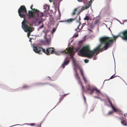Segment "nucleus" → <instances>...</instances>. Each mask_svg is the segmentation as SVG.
Here are the masks:
<instances>
[{
  "label": "nucleus",
  "mask_w": 127,
  "mask_h": 127,
  "mask_svg": "<svg viewBox=\"0 0 127 127\" xmlns=\"http://www.w3.org/2000/svg\"><path fill=\"white\" fill-rule=\"evenodd\" d=\"M64 97V96H63V97H61L60 99V101H59V103H60V102H61V101L62 100H63V97Z\"/></svg>",
  "instance_id": "nucleus-27"
},
{
  "label": "nucleus",
  "mask_w": 127,
  "mask_h": 127,
  "mask_svg": "<svg viewBox=\"0 0 127 127\" xmlns=\"http://www.w3.org/2000/svg\"><path fill=\"white\" fill-rule=\"evenodd\" d=\"M42 22V21L41 20L39 21L38 22V24L40 25L41 24V23Z\"/></svg>",
  "instance_id": "nucleus-37"
},
{
  "label": "nucleus",
  "mask_w": 127,
  "mask_h": 127,
  "mask_svg": "<svg viewBox=\"0 0 127 127\" xmlns=\"http://www.w3.org/2000/svg\"><path fill=\"white\" fill-rule=\"evenodd\" d=\"M108 100L109 103L110 104L111 106L112 107L114 111L115 112H119L120 113L122 112L120 110L118 109H116L115 107L113 105V104L110 101L109 98H108Z\"/></svg>",
  "instance_id": "nucleus-9"
},
{
  "label": "nucleus",
  "mask_w": 127,
  "mask_h": 127,
  "mask_svg": "<svg viewBox=\"0 0 127 127\" xmlns=\"http://www.w3.org/2000/svg\"><path fill=\"white\" fill-rule=\"evenodd\" d=\"M64 21L68 23H70L71 22V18H70L69 19H68L67 20H65Z\"/></svg>",
  "instance_id": "nucleus-17"
},
{
  "label": "nucleus",
  "mask_w": 127,
  "mask_h": 127,
  "mask_svg": "<svg viewBox=\"0 0 127 127\" xmlns=\"http://www.w3.org/2000/svg\"><path fill=\"white\" fill-rule=\"evenodd\" d=\"M67 95V94H64V96H65V95Z\"/></svg>",
  "instance_id": "nucleus-44"
},
{
  "label": "nucleus",
  "mask_w": 127,
  "mask_h": 127,
  "mask_svg": "<svg viewBox=\"0 0 127 127\" xmlns=\"http://www.w3.org/2000/svg\"><path fill=\"white\" fill-rule=\"evenodd\" d=\"M96 98H98V97H97V96H96Z\"/></svg>",
  "instance_id": "nucleus-46"
},
{
  "label": "nucleus",
  "mask_w": 127,
  "mask_h": 127,
  "mask_svg": "<svg viewBox=\"0 0 127 127\" xmlns=\"http://www.w3.org/2000/svg\"><path fill=\"white\" fill-rule=\"evenodd\" d=\"M96 59H95V57L94 59V60H95Z\"/></svg>",
  "instance_id": "nucleus-45"
},
{
  "label": "nucleus",
  "mask_w": 127,
  "mask_h": 127,
  "mask_svg": "<svg viewBox=\"0 0 127 127\" xmlns=\"http://www.w3.org/2000/svg\"><path fill=\"white\" fill-rule=\"evenodd\" d=\"M73 48H74L72 46V53L73 52Z\"/></svg>",
  "instance_id": "nucleus-40"
},
{
  "label": "nucleus",
  "mask_w": 127,
  "mask_h": 127,
  "mask_svg": "<svg viewBox=\"0 0 127 127\" xmlns=\"http://www.w3.org/2000/svg\"><path fill=\"white\" fill-rule=\"evenodd\" d=\"M80 84H81V85L82 87V89H83V90H84V87H83V86H82V83H81V82H80Z\"/></svg>",
  "instance_id": "nucleus-32"
},
{
  "label": "nucleus",
  "mask_w": 127,
  "mask_h": 127,
  "mask_svg": "<svg viewBox=\"0 0 127 127\" xmlns=\"http://www.w3.org/2000/svg\"><path fill=\"white\" fill-rule=\"evenodd\" d=\"M65 22L64 21H60L59 22Z\"/></svg>",
  "instance_id": "nucleus-42"
},
{
  "label": "nucleus",
  "mask_w": 127,
  "mask_h": 127,
  "mask_svg": "<svg viewBox=\"0 0 127 127\" xmlns=\"http://www.w3.org/2000/svg\"><path fill=\"white\" fill-rule=\"evenodd\" d=\"M83 98H84V100L85 101V102H86V99L85 97V96L84 95H83Z\"/></svg>",
  "instance_id": "nucleus-36"
},
{
  "label": "nucleus",
  "mask_w": 127,
  "mask_h": 127,
  "mask_svg": "<svg viewBox=\"0 0 127 127\" xmlns=\"http://www.w3.org/2000/svg\"><path fill=\"white\" fill-rule=\"evenodd\" d=\"M25 17H24L23 18H24V20L22 22V27L23 28L24 30L25 29H28V28L29 27L28 25L25 24V23L26 22V21L25 19Z\"/></svg>",
  "instance_id": "nucleus-11"
},
{
  "label": "nucleus",
  "mask_w": 127,
  "mask_h": 127,
  "mask_svg": "<svg viewBox=\"0 0 127 127\" xmlns=\"http://www.w3.org/2000/svg\"><path fill=\"white\" fill-rule=\"evenodd\" d=\"M33 5H32L30 8L31 10H29L27 13V15L29 18H32L36 21H38L40 18L39 17H42L43 16V13L40 12L39 10L35 8H33Z\"/></svg>",
  "instance_id": "nucleus-2"
},
{
  "label": "nucleus",
  "mask_w": 127,
  "mask_h": 127,
  "mask_svg": "<svg viewBox=\"0 0 127 127\" xmlns=\"http://www.w3.org/2000/svg\"><path fill=\"white\" fill-rule=\"evenodd\" d=\"M116 76L115 75V74L112 75L110 78V79H111L115 78Z\"/></svg>",
  "instance_id": "nucleus-25"
},
{
  "label": "nucleus",
  "mask_w": 127,
  "mask_h": 127,
  "mask_svg": "<svg viewBox=\"0 0 127 127\" xmlns=\"http://www.w3.org/2000/svg\"><path fill=\"white\" fill-rule=\"evenodd\" d=\"M29 87V86L26 85H25L23 86V88L24 89H27Z\"/></svg>",
  "instance_id": "nucleus-18"
},
{
  "label": "nucleus",
  "mask_w": 127,
  "mask_h": 127,
  "mask_svg": "<svg viewBox=\"0 0 127 127\" xmlns=\"http://www.w3.org/2000/svg\"><path fill=\"white\" fill-rule=\"evenodd\" d=\"M83 42V41L82 40H81V41L79 42L78 45V48L76 49V51H78V50L82 46Z\"/></svg>",
  "instance_id": "nucleus-13"
},
{
  "label": "nucleus",
  "mask_w": 127,
  "mask_h": 127,
  "mask_svg": "<svg viewBox=\"0 0 127 127\" xmlns=\"http://www.w3.org/2000/svg\"><path fill=\"white\" fill-rule=\"evenodd\" d=\"M78 33L74 34L73 36V37H76L78 36Z\"/></svg>",
  "instance_id": "nucleus-24"
},
{
  "label": "nucleus",
  "mask_w": 127,
  "mask_h": 127,
  "mask_svg": "<svg viewBox=\"0 0 127 127\" xmlns=\"http://www.w3.org/2000/svg\"><path fill=\"white\" fill-rule=\"evenodd\" d=\"M55 49L54 48H48L46 50L43 48L38 46L37 45L33 46V50L36 53L38 54L41 53V50L45 54L48 55H50L51 54H53L55 52Z\"/></svg>",
  "instance_id": "nucleus-3"
},
{
  "label": "nucleus",
  "mask_w": 127,
  "mask_h": 127,
  "mask_svg": "<svg viewBox=\"0 0 127 127\" xmlns=\"http://www.w3.org/2000/svg\"><path fill=\"white\" fill-rule=\"evenodd\" d=\"M72 62L73 64L74 65V70L75 71V75L77 77V78L79 79H80V78L79 77V75L78 74L77 71V69L78 68V65L75 62V60L74 59L73 57L72 56Z\"/></svg>",
  "instance_id": "nucleus-8"
},
{
  "label": "nucleus",
  "mask_w": 127,
  "mask_h": 127,
  "mask_svg": "<svg viewBox=\"0 0 127 127\" xmlns=\"http://www.w3.org/2000/svg\"><path fill=\"white\" fill-rule=\"evenodd\" d=\"M47 84L48 83H40L38 84V85H44Z\"/></svg>",
  "instance_id": "nucleus-23"
},
{
  "label": "nucleus",
  "mask_w": 127,
  "mask_h": 127,
  "mask_svg": "<svg viewBox=\"0 0 127 127\" xmlns=\"http://www.w3.org/2000/svg\"><path fill=\"white\" fill-rule=\"evenodd\" d=\"M91 18L90 16H86L84 18V20H86L88 21V20H91Z\"/></svg>",
  "instance_id": "nucleus-14"
},
{
  "label": "nucleus",
  "mask_w": 127,
  "mask_h": 127,
  "mask_svg": "<svg viewBox=\"0 0 127 127\" xmlns=\"http://www.w3.org/2000/svg\"><path fill=\"white\" fill-rule=\"evenodd\" d=\"M44 27V25H42L39 28V29H42V28H43Z\"/></svg>",
  "instance_id": "nucleus-29"
},
{
  "label": "nucleus",
  "mask_w": 127,
  "mask_h": 127,
  "mask_svg": "<svg viewBox=\"0 0 127 127\" xmlns=\"http://www.w3.org/2000/svg\"><path fill=\"white\" fill-rule=\"evenodd\" d=\"M124 116H125V117H127V114H125L124 115Z\"/></svg>",
  "instance_id": "nucleus-41"
},
{
  "label": "nucleus",
  "mask_w": 127,
  "mask_h": 127,
  "mask_svg": "<svg viewBox=\"0 0 127 127\" xmlns=\"http://www.w3.org/2000/svg\"><path fill=\"white\" fill-rule=\"evenodd\" d=\"M121 124H123V125L126 126L127 125L126 123L125 122V121L123 120L121 122Z\"/></svg>",
  "instance_id": "nucleus-20"
},
{
  "label": "nucleus",
  "mask_w": 127,
  "mask_h": 127,
  "mask_svg": "<svg viewBox=\"0 0 127 127\" xmlns=\"http://www.w3.org/2000/svg\"><path fill=\"white\" fill-rule=\"evenodd\" d=\"M62 53L64 54H68L67 57L64 60L63 63L61 66L63 68H64L65 66L67 65L69 62V59L71 58V48L69 47L68 48H67L65 50L62 51Z\"/></svg>",
  "instance_id": "nucleus-4"
},
{
  "label": "nucleus",
  "mask_w": 127,
  "mask_h": 127,
  "mask_svg": "<svg viewBox=\"0 0 127 127\" xmlns=\"http://www.w3.org/2000/svg\"><path fill=\"white\" fill-rule=\"evenodd\" d=\"M122 33L123 35L120 36L122 38L123 40H127V30L124 31Z\"/></svg>",
  "instance_id": "nucleus-10"
},
{
  "label": "nucleus",
  "mask_w": 127,
  "mask_h": 127,
  "mask_svg": "<svg viewBox=\"0 0 127 127\" xmlns=\"http://www.w3.org/2000/svg\"><path fill=\"white\" fill-rule=\"evenodd\" d=\"M33 28L32 27H29L28 28V29H24V31L26 32H28V36L29 37L31 33L34 30Z\"/></svg>",
  "instance_id": "nucleus-12"
},
{
  "label": "nucleus",
  "mask_w": 127,
  "mask_h": 127,
  "mask_svg": "<svg viewBox=\"0 0 127 127\" xmlns=\"http://www.w3.org/2000/svg\"><path fill=\"white\" fill-rule=\"evenodd\" d=\"M93 0H90V1H89V3H88L87 4V5H89V7H90V6H91V3H92V2H93V1H92Z\"/></svg>",
  "instance_id": "nucleus-21"
},
{
  "label": "nucleus",
  "mask_w": 127,
  "mask_h": 127,
  "mask_svg": "<svg viewBox=\"0 0 127 127\" xmlns=\"http://www.w3.org/2000/svg\"><path fill=\"white\" fill-rule=\"evenodd\" d=\"M1 87L3 89H5V86L4 85H1Z\"/></svg>",
  "instance_id": "nucleus-31"
},
{
  "label": "nucleus",
  "mask_w": 127,
  "mask_h": 127,
  "mask_svg": "<svg viewBox=\"0 0 127 127\" xmlns=\"http://www.w3.org/2000/svg\"><path fill=\"white\" fill-rule=\"evenodd\" d=\"M83 77V78L84 80V81L86 83L87 82V81H86V80L85 77V76H82Z\"/></svg>",
  "instance_id": "nucleus-28"
},
{
  "label": "nucleus",
  "mask_w": 127,
  "mask_h": 127,
  "mask_svg": "<svg viewBox=\"0 0 127 127\" xmlns=\"http://www.w3.org/2000/svg\"><path fill=\"white\" fill-rule=\"evenodd\" d=\"M89 91H90L89 93L91 95L94 93V91H96L98 93H100V91L98 90L97 88H91V86L90 85L88 84L87 86H86V91L87 92Z\"/></svg>",
  "instance_id": "nucleus-7"
},
{
  "label": "nucleus",
  "mask_w": 127,
  "mask_h": 127,
  "mask_svg": "<svg viewBox=\"0 0 127 127\" xmlns=\"http://www.w3.org/2000/svg\"><path fill=\"white\" fill-rule=\"evenodd\" d=\"M89 5H87L85 7L83 6L82 7L81 9V11H83L85 9H86L89 8Z\"/></svg>",
  "instance_id": "nucleus-15"
},
{
  "label": "nucleus",
  "mask_w": 127,
  "mask_h": 127,
  "mask_svg": "<svg viewBox=\"0 0 127 127\" xmlns=\"http://www.w3.org/2000/svg\"><path fill=\"white\" fill-rule=\"evenodd\" d=\"M40 127H41V126H40Z\"/></svg>",
  "instance_id": "nucleus-47"
},
{
  "label": "nucleus",
  "mask_w": 127,
  "mask_h": 127,
  "mask_svg": "<svg viewBox=\"0 0 127 127\" xmlns=\"http://www.w3.org/2000/svg\"><path fill=\"white\" fill-rule=\"evenodd\" d=\"M44 42L46 45H49L50 44V41L47 39L45 40Z\"/></svg>",
  "instance_id": "nucleus-16"
},
{
  "label": "nucleus",
  "mask_w": 127,
  "mask_h": 127,
  "mask_svg": "<svg viewBox=\"0 0 127 127\" xmlns=\"http://www.w3.org/2000/svg\"><path fill=\"white\" fill-rule=\"evenodd\" d=\"M86 25V23H83L82 24V27H83V26H84L85 25Z\"/></svg>",
  "instance_id": "nucleus-33"
},
{
  "label": "nucleus",
  "mask_w": 127,
  "mask_h": 127,
  "mask_svg": "<svg viewBox=\"0 0 127 127\" xmlns=\"http://www.w3.org/2000/svg\"><path fill=\"white\" fill-rule=\"evenodd\" d=\"M49 0L50 2H53V0Z\"/></svg>",
  "instance_id": "nucleus-43"
},
{
  "label": "nucleus",
  "mask_w": 127,
  "mask_h": 127,
  "mask_svg": "<svg viewBox=\"0 0 127 127\" xmlns=\"http://www.w3.org/2000/svg\"><path fill=\"white\" fill-rule=\"evenodd\" d=\"M27 10L24 5H21L18 10V13L20 17L21 18L25 17V13L27 14Z\"/></svg>",
  "instance_id": "nucleus-6"
},
{
  "label": "nucleus",
  "mask_w": 127,
  "mask_h": 127,
  "mask_svg": "<svg viewBox=\"0 0 127 127\" xmlns=\"http://www.w3.org/2000/svg\"><path fill=\"white\" fill-rule=\"evenodd\" d=\"M55 52L53 53V54L55 53L56 55H59V54H58V52H56L55 51Z\"/></svg>",
  "instance_id": "nucleus-34"
},
{
  "label": "nucleus",
  "mask_w": 127,
  "mask_h": 127,
  "mask_svg": "<svg viewBox=\"0 0 127 127\" xmlns=\"http://www.w3.org/2000/svg\"><path fill=\"white\" fill-rule=\"evenodd\" d=\"M29 125H30L31 126H33L34 125H35V124L31 123V124H29Z\"/></svg>",
  "instance_id": "nucleus-35"
},
{
  "label": "nucleus",
  "mask_w": 127,
  "mask_h": 127,
  "mask_svg": "<svg viewBox=\"0 0 127 127\" xmlns=\"http://www.w3.org/2000/svg\"><path fill=\"white\" fill-rule=\"evenodd\" d=\"M113 113V111H110L108 113V115H109Z\"/></svg>",
  "instance_id": "nucleus-30"
},
{
  "label": "nucleus",
  "mask_w": 127,
  "mask_h": 127,
  "mask_svg": "<svg viewBox=\"0 0 127 127\" xmlns=\"http://www.w3.org/2000/svg\"><path fill=\"white\" fill-rule=\"evenodd\" d=\"M119 35H113L114 38L112 39L110 37L103 36L100 37L99 41L100 44L92 50H91L89 46L86 45L83 46L78 52V55L82 57H84L90 59L95 55H96L100 52L107 50L114 42Z\"/></svg>",
  "instance_id": "nucleus-1"
},
{
  "label": "nucleus",
  "mask_w": 127,
  "mask_h": 127,
  "mask_svg": "<svg viewBox=\"0 0 127 127\" xmlns=\"http://www.w3.org/2000/svg\"><path fill=\"white\" fill-rule=\"evenodd\" d=\"M79 2H81L83 1V0H77Z\"/></svg>",
  "instance_id": "nucleus-38"
},
{
  "label": "nucleus",
  "mask_w": 127,
  "mask_h": 127,
  "mask_svg": "<svg viewBox=\"0 0 127 127\" xmlns=\"http://www.w3.org/2000/svg\"><path fill=\"white\" fill-rule=\"evenodd\" d=\"M56 30L55 29H53L52 30V32H54Z\"/></svg>",
  "instance_id": "nucleus-39"
},
{
  "label": "nucleus",
  "mask_w": 127,
  "mask_h": 127,
  "mask_svg": "<svg viewBox=\"0 0 127 127\" xmlns=\"http://www.w3.org/2000/svg\"><path fill=\"white\" fill-rule=\"evenodd\" d=\"M77 10V8L75 9L72 14V22L73 21L75 20L76 22L79 23V25L78 26L77 28L75 30V31H76L77 29H79V27L81 24V22L80 21V16L79 14L78 13L76 15H75Z\"/></svg>",
  "instance_id": "nucleus-5"
},
{
  "label": "nucleus",
  "mask_w": 127,
  "mask_h": 127,
  "mask_svg": "<svg viewBox=\"0 0 127 127\" xmlns=\"http://www.w3.org/2000/svg\"><path fill=\"white\" fill-rule=\"evenodd\" d=\"M99 21V20L97 19H96L94 22V24L95 25L97 24Z\"/></svg>",
  "instance_id": "nucleus-19"
},
{
  "label": "nucleus",
  "mask_w": 127,
  "mask_h": 127,
  "mask_svg": "<svg viewBox=\"0 0 127 127\" xmlns=\"http://www.w3.org/2000/svg\"><path fill=\"white\" fill-rule=\"evenodd\" d=\"M84 62L86 63H88L89 62V60L87 59H85Z\"/></svg>",
  "instance_id": "nucleus-26"
},
{
  "label": "nucleus",
  "mask_w": 127,
  "mask_h": 127,
  "mask_svg": "<svg viewBox=\"0 0 127 127\" xmlns=\"http://www.w3.org/2000/svg\"><path fill=\"white\" fill-rule=\"evenodd\" d=\"M80 70L82 76H84L83 74V71L81 69H80Z\"/></svg>",
  "instance_id": "nucleus-22"
}]
</instances>
